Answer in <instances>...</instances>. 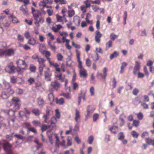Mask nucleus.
<instances>
[{"mask_svg":"<svg viewBox=\"0 0 154 154\" xmlns=\"http://www.w3.org/2000/svg\"><path fill=\"white\" fill-rule=\"evenodd\" d=\"M76 56L78 63V67L79 69L80 77L81 78H86L88 76L87 71L82 66V62L80 60V52L77 49L75 50Z\"/></svg>","mask_w":154,"mask_h":154,"instance_id":"1","label":"nucleus"},{"mask_svg":"<svg viewBox=\"0 0 154 154\" xmlns=\"http://www.w3.org/2000/svg\"><path fill=\"white\" fill-rule=\"evenodd\" d=\"M32 12L35 21V24L37 27L39 26V23H43L44 22V19L43 17H41L38 20L39 17L41 15L42 13L39 10H32Z\"/></svg>","mask_w":154,"mask_h":154,"instance_id":"2","label":"nucleus"},{"mask_svg":"<svg viewBox=\"0 0 154 154\" xmlns=\"http://www.w3.org/2000/svg\"><path fill=\"white\" fill-rule=\"evenodd\" d=\"M32 58L35 60H37V61L39 63V72L40 75L41 76H42L43 75V71L44 68L45 67V65L44 64V63L45 61L43 58H39L38 55L35 54L32 56Z\"/></svg>","mask_w":154,"mask_h":154,"instance_id":"3","label":"nucleus"},{"mask_svg":"<svg viewBox=\"0 0 154 154\" xmlns=\"http://www.w3.org/2000/svg\"><path fill=\"white\" fill-rule=\"evenodd\" d=\"M4 150L8 154H13L12 150V145L7 141H4L3 143Z\"/></svg>","mask_w":154,"mask_h":154,"instance_id":"4","label":"nucleus"},{"mask_svg":"<svg viewBox=\"0 0 154 154\" xmlns=\"http://www.w3.org/2000/svg\"><path fill=\"white\" fill-rule=\"evenodd\" d=\"M45 68L46 70L44 71V75L45 79L47 81H50L51 80V72L49 68H45Z\"/></svg>","mask_w":154,"mask_h":154,"instance_id":"5","label":"nucleus"},{"mask_svg":"<svg viewBox=\"0 0 154 154\" xmlns=\"http://www.w3.org/2000/svg\"><path fill=\"white\" fill-rule=\"evenodd\" d=\"M5 16H1L0 18V23L2 24L5 27H8L10 24V22L5 18Z\"/></svg>","mask_w":154,"mask_h":154,"instance_id":"6","label":"nucleus"},{"mask_svg":"<svg viewBox=\"0 0 154 154\" xmlns=\"http://www.w3.org/2000/svg\"><path fill=\"white\" fill-rule=\"evenodd\" d=\"M3 83L5 89L7 91H9L10 93L14 94V91L12 89L11 86L9 83L6 82L5 80H4L3 81Z\"/></svg>","mask_w":154,"mask_h":154,"instance_id":"7","label":"nucleus"},{"mask_svg":"<svg viewBox=\"0 0 154 154\" xmlns=\"http://www.w3.org/2000/svg\"><path fill=\"white\" fill-rule=\"evenodd\" d=\"M141 67L140 63L137 61H135V64L134 67L133 73L136 75L137 72L139 71Z\"/></svg>","mask_w":154,"mask_h":154,"instance_id":"8","label":"nucleus"},{"mask_svg":"<svg viewBox=\"0 0 154 154\" xmlns=\"http://www.w3.org/2000/svg\"><path fill=\"white\" fill-rule=\"evenodd\" d=\"M11 101L14 104L16 108V109H19L20 106L19 103L20 100L19 98L16 97H14L12 99Z\"/></svg>","mask_w":154,"mask_h":154,"instance_id":"9","label":"nucleus"},{"mask_svg":"<svg viewBox=\"0 0 154 154\" xmlns=\"http://www.w3.org/2000/svg\"><path fill=\"white\" fill-rule=\"evenodd\" d=\"M7 92L3 91L2 92L1 97L3 99H8L10 97V95L13 94H10L9 93V91H7Z\"/></svg>","mask_w":154,"mask_h":154,"instance_id":"10","label":"nucleus"},{"mask_svg":"<svg viewBox=\"0 0 154 154\" xmlns=\"http://www.w3.org/2000/svg\"><path fill=\"white\" fill-rule=\"evenodd\" d=\"M51 85L56 90H57L60 87V83L56 80L52 82L51 83Z\"/></svg>","mask_w":154,"mask_h":154,"instance_id":"11","label":"nucleus"},{"mask_svg":"<svg viewBox=\"0 0 154 154\" xmlns=\"http://www.w3.org/2000/svg\"><path fill=\"white\" fill-rule=\"evenodd\" d=\"M17 1L20 2H23L24 5H22L20 8V10H25L26 8V5L29 3V0H17Z\"/></svg>","mask_w":154,"mask_h":154,"instance_id":"12","label":"nucleus"},{"mask_svg":"<svg viewBox=\"0 0 154 154\" xmlns=\"http://www.w3.org/2000/svg\"><path fill=\"white\" fill-rule=\"evenodd\" d=\"M80 112L79 110L76 109L75 110V120L76 123L78 124L80 122Z\"/></svg>","mask_w":154,"mask_h":154,"instance_id":"13","label":"nucleus"},{"mask_svg":"<svg viewBox=\"0 0 154 154\" xmlns=\"http://www.w3.org/2000/svg\"><path fill=\"white\" fill-rule=\"evenodd\" d=\"M14 68L15 67L13 65L8 66L6 67L5 70L9 73H14Z\"/></svg>","mask_w":154,"mask_h":154,"instance_id":"14","label":"nucleus"},{"mask_svg":"<svg viewBox=\"0 0 154 154\" xmlns=\"http://www.w3.org/2000/svg\"><path fill=\"white\" fill-rule=\"evenodd\" d=\"M62 28V26L60 24L56 25V26H53L52 27V30L55 32H57L61 28Z\"/></svg>","mask_w":154,"mask_h":154,"instance_id":"15","label":"nucleus"},{"mask_svg":"<svg viewBox=\"0 0 154 154\" xmlns=\"http://www.w3.org/2000/svg\"><path fill=\"white\" fill-rule=\"evenodd\" d=\"M5 56H10L13 55L14 54V51L13 49H10L5 50Z\"/></svg>","mask_w":154,"mask_h":154,"instance_id":"16","label":"nucleus"},{"mask_svg":"<svg viewBox=\"0 0 154 154\" xmlns=\"http://www.w3.org/2000/svg\"><path fill=\"white\" fill-rule=\"evenodd\" d=\"M46 49V47L44 45L41 44L40 45L39 50L42 54H44Z\"/></svg>","mask_w":154,"mask_h":154,"instance_id":"17","label":"nucleus"},{"mask_svg":"<svg viewBox=\"0 0 154 154\" xmlns=\"http://www.w3.org/2000/svg\"><path fill=\"white\" fill-rule=\"evenodd\" d=\"M3 112L7 113L10 116H12L14 115L15 112L12 109H10L8 110H3Z\"/></svg>","mask_w":154,"mask_h":154,"instance_id":"18","label":"nucleus"},{"mask_svg":"<svg viewBox=\"0 0 154 154\" xmlns=\"http://www.w3.org/2000/svg\"><path fill=\"white\" fill-rule=\"evenodd\" d=\"M84 3L85 4V6L82 5L81 6V10H84L86 8L89 7L90 5V4L88 1V0H86L85 1Z\"/></svg>","mask_w":154,"mask_h":154,"instance_id":"19","label":"nucleus"},{"mask_svg":"<svg viewBox=\"0 0 154 154\" xmlns=\"http://www.w3.org/2000/svg\"><path fill=\"white\" fill-rule=\"evenodd\" d=\"M36 41L34 38H29L28 41L27 43L29 45H34L36 44Z\"/></svg>","mask_w":154,"mask_h":154,"instance_id":"20","label":"nucleus"},{"mask_svg":"<svg viewBox=\"0 0 154 154\" xmlns=\"http://www.w3.org/2000/svg\"><path fill=\"white\" fill-rule=\"evenodd\" d=\"M119 55V52L117 51H114L113 53L111 54L109 56V58L112 60L113 58L116 57Z\"/></svg>","mask_w":154,"mask_h":154,"instance_id":"21","label":"nucleus"},{"mask_svg":"<svg viewBox=\"0 0 154 154\" xmlns=\"http://www.w3.org/2000/svg\"><path fill=\"white\" fill-rule=\"evenodd\" d=\"M67 148L68 146H71L72 144V138L70 137H68L67 138Z\"/></svg>","mask_w":154,"mask_h":154,"instance_id":"22","label":"nucleus"},{"mask_svg":"<svg viewBox=\"0 0 154 154\" xmlns=\"http://www.w3.org/2000/svg\"><path fill=\"white\" fill-rule=\"evenodd\" d=\"M11 19L12 20V21L14 23H17L19 22V21L17 17L13 15H11Z\"/></svg>","mask_w":154,"mask_h":154,"instance_id":"23","label":"nucleus"},{"mask_svg":"<svg viewBox=\"0 0 154 154\" xmlns=\"http://www.w3.org/2000/svg\"><path fill=\"white\" fill-rule=\"evenodd\" d=\"M17 63L18 65H25V66H27L24 60L20 59H19L17 60Z\"/></svg>","mask_w":154,"mask_h":154,"instance_id":"24","label":"nucleus"},{"mask_svg":"<svg viewBox=\"0 0 154 154\" xmlns=\"http://www.w3.org/2000/svg\"><path fill=\"white\" fill-rule=\"evenodd\" d=\"M38 103L39 106H42L44 104V101L43 99L41 97H39L38 99Z\"/></svg>","mask_w":154,"mask_h":154,"instance_id":"25","label":"nucleus"},{"mask_svg":"<svg viewBox=\"0 0 154 154\" xmlns=\"http://www.w3.org/2000/svg\"><path fill=\"white\" fill-rule=\"evenodd\" d=\"M32 113L36 116H38L40 113V111L37 109H33L32 110Z\"/></svg>","mask_w":154,"mask_h":154,"instance_id":"26","label":"nucleus"},{"mask_svg":"<svg viewBox=\"0 0 154 154\" xmlns=\"http://www.w3.org/2000/svg\"><path fill=\"white\" fill-rule=\"evenodd\" d=\"M110 131L114 134L116 133L118 131V128L116 126H112L109 128Z\"/></svg>","mask_w":154,"mask_h":154,"instance_id":"27","label":"nucleus"},{"mask_svg":"<svg viewBox=\"0 0 154 154\" xmlns=\"http://www.w3.org/2000/svg\"><path fill=\"white\" fill-rule=\"evenodd\" d=\"M90 106H88V108L87 109V114L86 116V118H88V117L92 113L94 110L95 109H94L93 110H91L90 109H89V108H90Z\"/></svg>","mask_w":154,"mask_h":154,"instance_id":"28","label":"nucleus"},{"mask_svg":"<svg viewBox=\"0 0 154 154\" xmlns=\"http://www.w3.org/2000/svg\"><path fill=\"white\" fill-rule=\"evenodd\" d=\"M57 60L58 61H62L63 60V57L61 54L58 53L56 55Z\"/></svg>","mask_w":154,"mask_h":154,"instance_id":"29","label":"nucleus"},{"mask_svg":"<svg viewBox=\"0 0 154 154\" xmlns=\"http://www.w3.org/2000/svg\"><path fill=\"white\" fill-rule=\"evenodd\" d=\"M112 41L109 40L106 43V49L107 50H108L111 47L112 45Z\"/></svg>","mask_w":154,"mask_h":154,"instance_id":"30","label":"nucleus"},{"mask_svg":"<svg viewBox=\"0 0 154 154\" xmlns=\"http://www.w3.org/2000/svg\"><path fill=\"white\" fill-rule=\"evenodd\" d=\"M43 118L44 119V122L45 123L49 124L50 123V121L49 120V116L44 115L43 116Z\"/></svg>","mask_w":154,"mask_h":154,"instance_id":"31","label":"nucleus"},{"mask_svg":"<svg viewBox=\"0 0 154 154\" xmlns=\"http://www.w3.org/2000/svg\"><path fill=\"white\" fill-rule=\"evenodd\" d=\"M85 64L88 67H90L91 66V62L89 58H87L85 60Z\"/></svg>","mask_w":154,"mask_h":154,"instance_id":"32","label":"nucleus"},{"mask_svg":"<svg viewBox=\"0 0 154 154\" xmlns=\"http://www.w3.org/2000/svg\"><path fill=\"white\" fill-rule=\"evenodd\" d=\"M65 102L64 99L62 98H60L59 99L57 100L56 103L60 105H62Z\"/></svg>","mask_w":154,"mask_h":154,"instance_id":"33","label":"nucleus"},{"mask_svg":"<svg viewBox=\"0 0 154 154\" xmlns=\"http://www.w3.org/2000/svg\"><path fill=\"white\" fill-rule=\"evenodd\" d=\"M48 99L51 102H53L54 101V97L52 93H50L48 95Z\"/></svg>","mask_w":154,"mask_h":154,"instance_id":"34","label":"nucleus"},{"mask_svg":"<svg viewBox=\"0 0 154 154\" xmlns=\"http://www.w3.org/2000/svg\"><path fill=\"white\" fill-rule=\"evenodd\" d=\"M92 58L94 61L96 62L99 60V55L96 53L95 54L92 56Z\"/></svg>","mask_w":154,"mask_h":154,"instance_id":"35","label":"nucleus"},{"mask_svg":"<svg viewBox=\"0 0 154 154\" xmlns=\"http://www.w3.org/2000/svg\"><path fill=\"white\" fill-rule=\"evenodd\" d=\"M29 69L32 72H35L36 69V67L32 64L30 65Z\"/></svg>","mask_w":154,"mask_h":154,"instance_id":"36","label":"nucleus"},{"mask_svg":"<svg viewBox=\"0 0 154 154\" xmlns=\"http://www.w3.org/2000/svg\"><path fill=\"white\" fill-rule=\"evenodd\" d=\"M17 40L20 42H22L24 41V37L21 35L18 34L17 35Z\"/></svg>","mask_w":154,"mask_h":154,"instance_id":"37","label":"nucleus"},{"mask_svg":"<svg viewBox=\"0 0 154 154\" xmlns=\"http://www.w3.org/2000/svg\"><path fill=\"white\" fill-rule=\"evenodd\" d=\"M91 83H94L95 82V78L93 73H91L90 76V79Z\"/></svg>","mask_w":154,"mask_h":154,"instance_id":"38","label":"nucleus"},{"mask_svg":"<svg viewBox=\"0 0 154 154\" xmlns=\"http://www.w3.org/2000/svg\"><path fill=\"white\" fill-rule=\"evenodd\" d=\"M131 134L134 138H137L139 136V134L134 131H132L131 132Z\"/></svg>","mask_w":154,"mask_h":154,"instance_id":"39","label":"nucleus"},{"mask_svg":"<svg viewBox=\"0 0 154 154\" xmlns=\"http://www.w3.org/2000/svg\"><path fill=\"white\" fill-rule=\"evenodd\" d=\"M33 125L35 126H40L41 124L40 121L34 120L32 122Z\"/></svg>","mask_w":154,"mask_h":154,"instance_id":"40","label":"nucleus"},{"mask_svg":"<svg viewBox=\"0 0 154 154\" xmlns=\"http://www.w3.org/2000/svg\"><path fill=\"white\" fill-rule=\"evenodd\" d=\"M59 33L60 35L62 36V37H66L68 35V34L66 32H60Z\"/></svg>","mask_w":154,"mask_h":154,"instance_id":"41","label":"nucleus"},{"mask_svg":"<svg viewBox=\"0 0 154 154\" xmlns=\"http://www.w3.org/2000/svg\"><path fill=\"white\" fill-rule=\"evenodd\" d=\"M63 95L67 99H70L71 98V96L70 93H64L63 94Z\"/></svg>","mask_w":154,"mask_h":154,"instance_id":"42","label":"nucleus"},{"mask_svg":"<svg viewBox=\"0 0 154 154\" xmlns=\"http://www.w3.org/2000/svg\"><path fill=\"white\" fill-rule=\"evenodd\" d=\"M55 137L56 139V146L57 147L59 146V139L57 134H55Z\"/></svg>","mask_w":154,"mask_h":154,"instance_id":"43","label":"nucleus"},{"mask_svg":"<svg viewBox=\"0 0 154 154\" xmlns=\"http://www.w3.org/2000/svg\"><path fill=\"white\" fill-rule=\"evenodd\" d=\"M94 140V137L92 135L89 136L88 139V142L89 143L91 144Z\"/></svg>","mask_w":154,"mask_h":154,"instance_id":"44","label":"nucleus"},{"mask_svg":"<svg viewBox=\"0 0 154 154\" xmlns=\"http://www.w3.org/2000/svg\"><path fill=\"white\" fill-rule=\"evenodd\" d=\"M24 82L23 79L21 78L17 77V82L18 84H21Z\"/></svg>","mask_w":154,"mask_h":154,"instance_id":"45","label":"nucleus"},{"mask_svg":"<svg viewBox=\"0 0 154 154\" xmlns=\"http://www.w3.org/2000/svg\"><path fill=\"white\" fill-rule=\"evenodd\" d=\"M56 17L57 21L58 22H63L62 17L60 16L58 14H57L56 15Z\"/></svg>","mask_w":154,"mask_h":154,"instance_id":"46","label":"nucleus"},{"mask_svg":"<svg viewBox=\"0 0 154 154\" xmlns=\"http://www.w3.org/2000/svg\"><path fill=\"white\" fill-rule=\"evenodd\" d=\"M47 134L49 139L52 138L53 133L51 131L49 130L47 132Z\"/></svg>","mask_w":154,"mask_h":154,"instance_id":"47","label":"nucleus"},{"mask_svg":"<svg viewBox=\"0 0 154 154\" xmlns=\"http://www.w3.org/2000/svg\"><path fill=\"white\" fill-rule=\"evenodd\" d=\"M56 3H59L61 4H65L66 3V2L64 0H54Z\"/></svg>","mask_w":154,"mask_h":154,"instance_id":"48","label":"nucleus"},{"mask_svg":"<svg viewBox=\"0 0 154 154\" xmlns=\"http://www.w3.org/2000/svg\"><path fill=\"white\" fill-rule=\"evenodd\" d=\"M117 36V35L114 33H112L110 35V38L112 40H114Z\"/></svg>","mask_w":154,"mask_h":154,"instance_id":"49","label":"nucleus"},{"mask_svg":"<svg viewBox=\"0 0 154 154\" xmlns=\"http://www.w3.org/2000/svg\"><path fill=\"white\" fill-rule=\"evenodd\" d=\"M99 115L97 113H94L93 116V121L96 122L99 117Z\"/></svg>","mask_w":154,"mask_h":154,"instance_id":"50","label":"nucleus"},{"mask_svg":"<svg viewBox=\"0 0 154 154\" xmlns=\"http://www.w3.org/2000/svg\"><path fill=\"white\" fill-rule=\"evenodd\" d=\"M139 92V90L136 88H135L133 90L132 94L133 95L136 96Z\"/></svg>","mask_w":154,"mask_h":154,"instance_id":"51","label":"nucleus"},{"mask_svg":"<svg viewBox=\"0 0 154 154\" xmlns=\"http://www.w3.org/2000/svg\"><path fill=\"white\" fill-rule=\"evenodd\" d=\"M3 12L5 13L7 15H8V17L9 19H11V15H13L12 14H11L9 10H4Z\"/></svg>","mask_w":154,"mask_h":154,"instance_id":"52","label":"nucleus"},{"mask_svg":"<svg viewBox=\"0 0 154 154\" xmlns=\"http://www.w3.org/2000/svg\"><path fill=\"white\" fill-rule=\"evenodd\" d=\"M146 142L149 145H151L152 144V143L153 142V140H152L150 138H146Z\"/></svg>","mask_w":154,"mask_h":154,"instance_id":"53","label":"nucleus"},{"mask_svg":"<svg viewBox=\"0 0 154 154\" xmlns=\"http://www.w3.org/2000/svg\"><path fill=\"white\" fill-rule=\"evenodd\" d=\"M68 13L69 17H71L74 15L75 12L74 10H69Z\"/></svg>","mask_w":154,"mask_h":154,"instance_id":"54","label":"nucleus"},{"mask_svg":"<svg viewBox=\"0 0 154 154\" xmlns=\"http://www.w3.org/2000/svg\"><path fill=\"white\" fill-rule=\"evenodd\" d=\"M11 82L13 83H15L17 82V78H16L14 76H12L11 78Z\"/></svg>","mask_w":154,"mask_h":154,"instance_id":"55","label":"nucleus"},{"mask_svg":"<svg viewBox=\"0 0 154 154\" xmlns=\"http://www.w3.org/2000/svg\"><path fill=\"white\" fill-rule=\"evenodd\" d=\"M57 119L55 117H52L51 118V124H55L57 122Z\"/></svg>","mask_w":154,"mask_h":154,"instance_id":"56","label":"nucleus"},{"mask_svg":"<svg viewBox=\"0 0 154 154\" xmlns=\"http://www.w3.org/2000/svg\"><path fill=\"white\" fill-rule=\"evenodd\" d=\"M139 122L137 120H134L133 121V125L136 127H137L139 125Z\"/></svg>","mask_w":154,"mask_h":154,"instance_id":"57","label":"nucleus"},{"mask_svg":"<svg viewBox=\"0 0 154 154\" xmlns=\"http://www.w3.org/2000/svg\"><path fill=\"white\" fill-rule=\"evenodd\" d=\"M97 76L99 77L100 78L102 79H104V80H105L106 77H105V75L102 73H97Z\"/></svg>","mask_w":154,"mask_h":154,"instance_id":"58","label":"nucleus"},{"mask_svg":"<svg viewBox=\"0 0 154 154\" xmlns=\"http://www.w3.org/2000/svg\"><path fill=\"white\" fill-rule=\"evenodd\" d=\"M137 117L139 120H141L143 119V113L141 112H139L137 115Z\"/></svg>","mask_w":154,"mask_h":154,"instance_id":"59","label":"nucleus"},{"mask_svg":"<svg viewBox=\"0 0 154 154\" xmlns=\"http://www.w3.org/2000/svg\"><path fill=\"white\" fill-rule=\"evenodd\" d=\"M57 78H58L59 79L61 82H63L64 81V80L66 79L64 77H62V75L60 74L59 75H57Z\"/></svg>","mask_w":154,"mask_h":154,"instance_id":"60","label":"nucleus"},{"mask_svg":"<svg viewBox=\"0 0 154 154\" xmlns=\"http://www.w3.org/2000/svg\"><path fill=\"white\" fill-rule=\"evenodd\" d=\"M50 48L51 50L53 51V52H55L56 51V50L57 49L55 45H51L50 47Z\"/></svg>","mask_w":154,"mask_h":154,"instance_id":"61","label":"nucleus"},{"mask_svg":"<svg viewBox=\"0 0 154 154\" xmlns=\"http://www.w3.org/2000/svg\"><path fill=\"white\" fill-rule=\"evenodd\" d=\"M119 139L121 140L123 139L124 138V135L122 133L120 132L119 134Z\"/></svg>","mask_w":154,"mask_h":154,"instance_id":"62","label":"nucleus"},{"mask_svg":"<svg viewBox=\"0 0 154 154\" xmlns=\"http://www.w3.org/2000/svg\"><path fill=\"white\" fill-rule=\"evenodd\" d=\"M14 136L19 139L22 140L24 138V137L20 134H16Z\"/></svg>","mask_w":154,"mask_h":154,"instance_id":"63","label":"nucleus"},{"mask_svg":"<svg viewBox=\"0 0 154 154\" xmlns=\"http://www.w3.org/2000/svg\"><path fill=\"white\" fill-rule=\"evenodd\" d=\"M61 145L64 148H67V146L66 144V142L64 140H63L60 143Z\"/></svg>","mask_w":154,"mask_h":154,"instance_id":"64","label":"nucleus"}]
</instances>
